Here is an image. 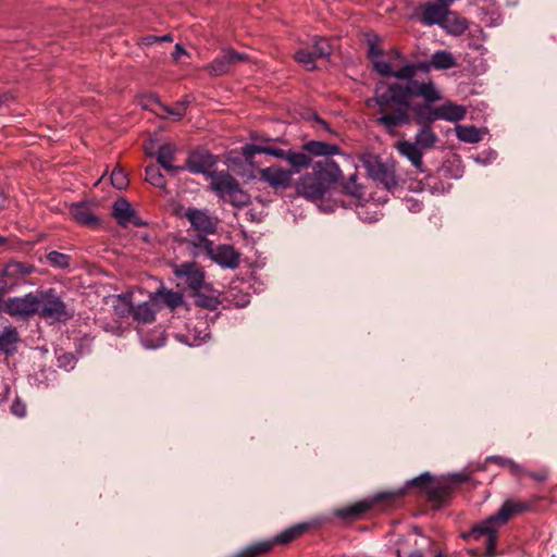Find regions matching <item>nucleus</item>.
<instances>
[{
	"instance_id": "nucleus-56",
	"label": "nucleus",
	"mask_w": 557,
	"mask_h": 557,
	"mask_svg": "<svg viewBox=\"0 0 557 557\" xmlns=\"http://www.w3.org/2000/svg\"><path fill=\"white\" fill-rule=\"evenodd\" d=\"M356 180H357V174H352V175H350V177H349L347 183H351L354 185H357L356 184Z\"/></svg>"
},
{
	"instance_id": "nucleus-22",
	"label": "nucleus",
	"mask_w": 557,
	"mask_h": 557,
	"mask_svg": "<svg viewBox=\"0 0 557 557\" xmlns=\"http://www.w3.org/2000/svg\"><path fill=\"white\" fill-rule=\"evenodd\" d=\"M396 149L403 157L408 159L419 172H424L423 153L419 146L409 140H401L396 144Z\"/></svg>"
},
{
	"instance_id": "nucleus-18",
	"label": "nucleus",
	"mask_w": 557,
	"mask_h": 557,
	"mask_svg": "<svg viewBox=\"0 0 557 557\" xmlns=\"http://www.w3.org/2000/svg\"><path fill=\"white\" fill-rule=\"evenodd\" d=\"M158 311L162 308H169L174 311L176 308L185 305L184 297L181 293L174 292L164 287L159 288L157 292L151 294Z\"/></svg>"
},
{
	"instance_id": "nucleus-30",
	"label": "nucleus",
	"mask_w": 557,
	"mask_h": 557,
	"mask_svg": "<svg viewBox=\"0 0 557 557\" xmlns=\"http://www.w3.org/2000/svg\"><path fill=\"white\" fill-rule=\"evenodd\" d=\"M437 141V136L430 125H422L414 136V144L421 149H430Z\"/></svg>"
},
{
	"instance_id": "nucleus-50",
	"label": "nucleus",
	"mask_w": 557,
	"mask_h": 557,
	"mask_svg": "<svg viewBox=\"0 0 557 557\" xmlns=\"http://www.w3.org/2000/svg\"><path fill=\"white\" fill-rule=\"evenodd\" d=\"M183 54H186V50L184 49V47L180 44H176L175 47H174V51L172 52V57L175 61H177L181 55Z\"/></svg>"
},
{
	"instance_id": "nucleus-7",
	"label": "nucleus",
	"mask_w": 557,
	"mask_h": 557,
	"mask_svg": "<svg viewBox=\"0 0 557 557\" xmlns=\"http://www.w3.org/2000/svg\"><path fill=\"white\" fill-rule=\"evenodd\" d=\"M173 273L176 278L191 290L208 289L205 272L196 262H183L174 265Z\"/></svg>"
},
{
	"instance_id": "nucleus-14",
	"label": "nucleus",
	"mask_w": 557,
	"mask_h": 557,
	"mask_svg": "<svg viewBox=\"0 0 557 557\" xmlns=\"http://www.w3.org/2000/svg\"><path fill=\"white\" fill-rule=\"evenodd\" d=\"M467 109L461 104H457L451 101H447L442 106L434 108V110H428L426 120L429 122H435L437 120H444L451 123H457L466 117Z\"/></svg>"
},
{
	"instance_id": "nucleus-36",
	"label": "nucleus",
	"mask_w": 557,
	"mask_h": 557,
	"mask_svg": "<svg viewBox=\"0 0 557 557\" xmlns=\"http://www.w3.org/2000/svg\"><path fill=\"white\" fill-rule=\"evenodd\" d=\"M140 339L143 345L149 349L159 348L165 343L164 333L160 330L153 331V338L149 334H141Z\"/></svg>"
},
{
	"instance_id": "nucleus-26",
	"label": "nucleus",
	"mask_w": 557,
	"mask_h": 557,
	"mask_svg": "<svg viewBox=\"0 0 557 557\" xmlns=\"http://www.w3.org/2000/svg\"><path fill=\"white\" fill-rule=\"evenodd\" d=\"M457 65L456 59L451 52L447 50L435 51L430 59V64L425 69L433 67L435 70H448Z\"/></svg>"
},
{
	"instance_id": "nucleus-59",
	"label": "nucleus",
	"mask_w": 557,
	"mask_h": 557,
	"mask_svg": "<svg viewBox=\"0 0 557 557\" xmlns=\"http://www.w3.org/2000/svg\"><path fill=\"white\" fill-rule=\"evenodd\" d=\"M450 557H462V553L456 552V553L451 554Z\"/></svg>"
},
{
	"instance_id": "nucleus-16",
	"label": "nucleus",
	"mask_w": 557,
	"mask_h": 557,
	"mask_svg": "<svg viewBox=\"0 0 557 557\" xmlns=\"http://www.w3.org/2000/svg\"><path fill=\"white\" fill-rule=\"evenodd\" d=\"M186 218L191 226L199 233L213 234L216 231L218 219L210 215L207 211L199 209H188Z\"/></svg>"
},
{
	"instance_id": "nucleus-1",
	"label": "nucleus",
	"mask_w": 557,
	"mask_h": 557,
	"mask_svg": "<svg viewBox=\"0 0 557 557\" xmlns=\"http://www.w3.org/2000/svg\"><path fill=\"white\" fill-rule=\"evenodd\" d=\"M379 37L368 38L369 58L373 69L381 76L394 78V81H380L375 84L374 96L366 101L367 106L375 103L379 107L380 116L376 123L391 134H396L399 127L410 123L412 100L422 98L426 103L442 100L443 95L431 79L418 81L416 75L420 69L413 63H406L394 70L391 62L383 58V51L377 46Z\"/></svg>"
},
{
	"instance_id": "nucleus-24",
	"label": "nucleus",
	"mask_w": 557,
	"mask_h": 557,
	"mask_svg": "<svg viewBox=\"0 0 557 557\" xmlns=\"http://www.w3.org/2000/svg\"><path fill=\"white\" fill-rule=\"evenodd\" d=\"M158 307L152 296L143 304L134 306L133 318L139 323H151L156 319Z\"/></svg>"
},
{
	"instance_id": "nucleus-63",
	"label": "nucleus",
	"mask_w": 557,
	"mask_h": 557,
	"mask_svg": "<svg viewBox=\"0 0 557 557\" xmlns=\"http://www.w3.org/2000/svg\"><path fill=\"white\" fill-rule=\"evenodd\" d=\"M205 331H207V327H205ZM206 336H208V333H207V332H205L203 337H206Z\"/></svg>"
},
{
	"instance_id": "nucleus-35",
	"label": "nucleus",
	"mask_w": 557,
	"mask_h": 557,
	"mask_svg": "<svg viewBox=\"0 0 557 557\" xmlns=\"http://www.w3.org/2000/svg\"><path fill=\"white\" fill-rule=\"evenodd\" d=\"M195 297V304L198 307L214 310L218 308L220 301L215 296L206 295L201 290H193Z\"/></svg>"
},
{
	"instance_id": "nucleus-9",
	"label": "nucleus",
	"mask_w": 557,
	"mask_h": 557,
	"mask_svg": "<svg viewBox=\"0 0 557 557\" xmlns=\"http://www.w3.org/2000/svg\"><path fill=\"white\" fill-rule=\"evenodd\" d=\"M363 166L367 169L369 175L387 189L397 186V178L394 170L385 164L377 156L369 154L362 159Z\"/></svg>"
},
{
	"instance_id": "nucleus-46",
	"label": "nucleus",
	"mask_w": 557,
	"mask_h": 557,
	"mask_svg": "<svg viewBox=\"0 0 557 557\" xmlns=\"http://www.w3.org/2000/svg\"><path fill=\"white\" fill-rule=\"evenodd\" d=\"M11 412L17 418H24L27 412L26 405L17 398L11 405Z\"/></svg>"
},
{
	"instance_id": "nucleus-31",
	"label": "nucleus",
	"mask_w": 557,
	"mask_h": 557,
	"mask_svg": "<svg viewBox=\"0 0 557 557\" xmlns=\"http://www.w3.org/2000/svg\"><path fill=\"white\" fill-rule=\"evenodd\" d=\"M18 341L20 337L17 331L12 326L5 327L0 335V350L5 354H12L15 351Z\"/></svg>"
},
{
	"instance_id": "nucleus-60",
	"label": "nucleus",
	"mask_w": 557,
	"mask_h": 557,
	"mask_svg": "<svg viewBox=\"0 0 557 557\" xmlns=\"http://www.w3.org/2000/svg\"><path fill=\"white\" fill-rule=\"evenodd\" d=\"M412 209L419 211L420 210V205L416 203L414 206H412Z\"/></svg>"
},
{
	"instance_id": "nucleus-29",
	"label": "nucleus",
	"mask_w": 557,
	"mask_h": 557,
	"mask_svg": "<svg viewBox=\"0 0 557 557\" xmlns=\"http://www.w3.org/2000/svg\"><path fill=\"white\" fill-rule=\"evenodd\" d=\"M273 548V542L261 541L246 546L233 557H257L268 554Z\"/></svg>"
},
{
	"instance_id": "nucleus-21",
	"label": "nucleus",
	"mask_w": 557,
	"mask_h": 557,
	"mask_svg": "<svg viewBox=\"0 0 557 557\" xmlns=\"http://www.w3.org/2000/svg\"><path fill=\"white\" fill-rule=\"evenodd\" d=\"M212 259L222 268L236 269L240 255L231 245H221L212 252Z\"/></svg>"
},
{
	"instance_id": "nucleus-6",
	"label": "nucleus",
	"mask_w": 557,
	"mask_h": 557,
	"mask_svg": "<svg viewBox=\"0 0 557 557\" xmlns=\"http://www.w3.org/2000/svg\"><path fill=\"white\" fill-rule=\"evenodd\" d=\"M38 314L51 322H66L72 319L73 312L57 294L55 289L49 288L38 295Z\"/></svg>"
},
{
	"instance_id": "nucleus-41",
	"label": "nucleus",
	"mask_w": 557,
	"mask_h": 557,
	"mask_svg": "<svg viewBox=\"0 0 557 557\" xmlns=\"http://www.w3.org/2000/svg\"><path fill=\"white\" fill-rule=\"evenodd\" d=\"M158 106L164 112L166 115H171L174 121H180L186 115V111L184 109V104H178L177 102L174 103V106L169 107L166 104L161 103L158 101Z\"/></svg>"
},
{
	"instance_id": "nucleus-45",
	"label": "nucleus",
	"mask_w": 557,
	"mask_h": 557,
	"mask_svg": "<svg viewBox=\"0 0 557 557\" xmlns=\"http://www.w3.org/2000/svg\"><path fill=\"white\" fill-rule=\"evenodd\" d=\"M428 110H434V108L429 107V106H419V107H417V109H416V121H417V123L422 124V125H430L432 123V122H429L426 120Z\"/></svg>"
},
{
	"instance_id": "nucleus-53",
	"label": "nucleus",
	"mask_w": 557,
	"mask_h": 557,
	"mask_svg": "<svg viewBox=\"0 0 557 557\" xmlns=\"http://www.w3.org/2000/svg\"><path fill=\"white\" fill-rule=\"evenodd\" d=\"M409 557H423V555H422V553H421V552H419V550H414V552H412V553L409 555ZM434 557H446V556L440 553V554L435 555Z\"/></svg>"
},
{
	"instance_id": "nucleus-32",
	"label": "nucleus",
	"mask_w": 557,
	"mask_h": 557,
	"mask_svg": "<svg viewBox=\"0 0 557 557\" xmlns=\"http://www.w3.org/2000/svg\"><path fill=\"white\" fill-rule=\"evenodd\" d=\"M113 310L120 318L133 315L134 305L131 297L126 295H117L114 297Z\"/></svg>"
},
{
	"instance_id": "nucleus-57",
	"label": "nucleus",
	"mask_w": 557,
	"mask_h": 557,
	"mask_svg": "<svg viewBox=\"0 0 557 557\" xmlns=\"http://www.w3.org/2000/svg\"><path fill=\"white\" fill-rule=\"evenodd\" d=\"M467 554H469L471 557H478V553L473 549L467 550Z\"/></svg>"
},
{
	"instance_id": "nucleus-13",
	"label": "nucleus",
	"mask_w": 557,
	"mask_h": 557,
	"mask_svg": "<svg viewBox=\"0 0 557 557\" xmlns=\"http://www.w3.org/2000/svg\"><path fill=\"white\" fill-rule=\"evenodd\" d=\"M215 163L216 158L212 153L206 150H197L188 154L183 168L193 174H202L209 177L213 173L212 169Z\"/></svg>"
},
{
	"instance_id": "nucleus-58",
	"label": "nucleus",
	"mask_w": 557,
	"mask_h": 557,
	"mask_svg": "<svg viewBox=\"0 0 557 557\" xmlns=\"http://www.w3.org/2000/svg\"><path fill=\"white\" fill-rule=\"evenodd\" d=\"M394 53L398 60L403 61V55L398 51H394Z\"/></svg>"
},
{
	"instance_id": "nucleus-20",
	"label": "nucleus",
	"mask_w": 557,
	"mask_h": 557,
	"mask_svg": "<svg viewBox=\"0 0 557 557\" xmlns=\"http://www.w3.org/2000/svg\"><path fill=\"white\" fill-rule=\"evenodd\" d=\"M176 151L177 148L175 145L165 143L159 147L157 153L158 163L172 175H176L177 173L185 171V168H183V165L173 164Z\"/></svg>"
},
{
	"instance_id": "nucleus-47",
	"label": "nucleus",
	"mask_w": 557,
	"mask_h": 557,
	"mask_svg": "<svg viewBox=\"0 0 557 557\" xmlns=\"http://www.w3.org/2000/svg\"><path fill=\"white\" fill-rule=\"evenodd\" d=\"M522 474H527L537 482H545L548 479V471L546 469H542L540 471H527L524 469Z\"/></svg>"
},
{
	"instance_id": "nucleus-42",
	"label": "nucleus",
	"mask_w": 557,
	"mask_h": 557,
	"mask_svg": "<svg viewBox=\"0 0 557 557\" xmlns=\"http://www.w3.org/2000/svg\"><path fill=\"white\" fill-rule=\"evenodd\" d=\"M317 58H326L332 53V47L327 39L317 38L313 45V51Z\"/></svg>"
},
{
	"instance_id": "nucleus-12",
	"label": "nucleus",
	"mask_w": 557,
	"mask_h": 557,
	"mask_svg": "<svg viewBox=\"0 0 557 557\" xmlns=\"http://www.w3.org/2000/svg\"><path fill=\"white\" fill-rule=\"evenodd\" d=\"M247 59L248 57L246 54L239 53L234 49H223L221 54L214 58L211 63L207 64L203 70L211 76H223L227 74L235 64L245 62Z\"/></svg>"
},
{
	"instance_id": "nucleus-17",
	"label": "nucleus",
	"mask_w": 557,
	"mask_h": 557,
	"mask_svg": "<svg viewBox=\"0 0 557 557\" xmlns=\"http://www.w3.org/2000/svg\"><path fill=\"white\" fill-rule=\"evenodd\" d=\"M35 268L28 263H23L20 261H10L7 263L4 269L1 272L3 290L8 285L16 284L21 278L33 273Z\"/></svg>"
},
{
	"instance_id": "nucleus-34",
	"label": "nucleus",
	"mask_w": 557,
	"mask_h": 557,
	"mask_svg": "<svg viewBox=\"0 0 557 557\" xmlns=\"http://www.w3.org/2000/svg\"><path fill=\"white\" fill-rule=\"evenodd\" d=\"M146 181L158 188H165L166 181L159 168L148 165L145 170Z\"/></svg>"
},
{
	"instance_id": "nucleus-43",
	"label": "nucleus",
	"mask_w": 557,
	"mask_h": 557,
	"mask_svg": "<svg viewBox=\"0 0 557 557\" xmlns=\"http://www.w3.org/2000/svg\"><path fill=\"white\" fill-rule=\"evenodd\" d=\"M111 183L117 189H124L128 185L126 173L119 166L114 168L111 173Z\"/></svg>"
},
{
	"instance_id": "nucleus-49",
	"label": "nucleus",
	"mask_w": 557,
	"mask_h": 557,
	"mask_svg": "<svg viewBox=\"0 0 557 557\" xmlns=\"http://www.w3.org/2000/svg\"><path fill=\"white\" fill-rule=\"evenodd\" d=\"M345 190L347 194L360 197L362 195V188L359 185H354L351 183H346Z\"/></svg>"
},
{
	"instance_id": "nucleus-19",
	"label": "nucleus",
	"mask_w": 557,
	"mask_h": 557,
	"mask_svg": "<svg viewBox=\"0 0 557 557\" xmlns=\"http://www.w3.org/2000/svg\"><path fill=\"white\" fill-rule=\"evenodd\" d=\"M70 214L77 223L85 226H95L99 223L92 205L86 201L72 203L70 206Z\"/></svg>"
},
{
	"instance_id": "nucleus-38",
	"label": "nucleus",
	"mask_w": 557,
	"mask_h": 557,
	"mask_svg": "<svg viewBox=\"0 0 557 557\" xmlns=\"http://www.w3.org/2000/svg\"><path fill=\"white\" fill-rule=\"evenodd\" d=\"M315 59H318L312 51L300 49L295 53V60L304 65L308 71L315 69Z\"/></svg>"
},
{
	"instance_id": "nucleus-28",
	"label": "nucleus",
	"mask_w": 557,
	"mask_h": 557,
	"mask_svg": "<svg viewBox=\"0 0 557 557\" xmlns=\"http://www.w3.org/2000/svg\"><path fill=\"white\" fill-rule=\"evenodd\" d=\"M455 133L460 141L475 144L482 140V132L472 125H457Z\"/></svg>"
},
{
	"instance_id": "nucleus-48",
	"label": "nucleus",
	"mask_w": 557,
	"mask_h": 557,
	"mask_svg": "<svg viewBox=\"0 0 557 557\" xmlns=\"http://www.w3.org/2000/svg\"><path fill=\"white\" fill-rule=\"evenodd\" d=\"M287 153H288V150L276 148V147H273V146H270V145L268 146V151H267L268 156H272V157H274L276 159H282V160L286 161Z\"/></svg>"
},
{
	"instance_id": "nucleus-52",
	"label": "nucleus",
	"mask_w": 557,
	"mask_h": 557,
	"mask_svg": "<svg viewBox=\"0 0 557 557\" xmlns=\"http://www.w3.org/2000/svg\"><path fill=\"white\" fill-rule=\"evenodd\" d=\"M147 45L159 42V36H148L145 38Z\"/></svg>"
},
{
	"instance_id": "nucleus-4",
	"label": "nucleus",
	"mask_w": 557,
	"mask_h": 557,
	"mask_svg": "<svg viewBox=\"0 0 557 557\" xmlns=\"http://www.w3.org/2000/svg\"><path fill=\"white\" fill-rule=\"evenodd\" d=\"M335 154H342L337 145L309 140L302 145L300 151L289 149L286 162L290 165L293 174H296L311 166L312 157H324L326 159Z\"/></svg>"
},
{
	"instance_id": "nucleus-27",
	"label": "nucleus",
	"mask_w": 557,
	"mask_h": 557,
	"mask_svg": "<svg viewBox=\"0 0 557 557\" xmlns=\"http://www.w3.org/2000/svg\"><path fill=\"white\" fill-rule=\"evenodd\" d=\"M309 528V524L307 523H299L296 525H293L281 533H278L274 539L269 540L270 542H273V546L275 544L285 545L294 541L295 539L299 537L301 534H304Z\"/></svg>"
},
{
	"instance_id": "nucleus-11",
	"label": "nucleus",
	"mask_w": 557,
	"mask_h": 557,
	"mask_svg": "<svg viewBox=\"0 0 557 557\" xmlns=\"http://www.w3.org/2000/svg\"><path fill=\"white\" fill-rule=\"evenodd\" d=\"M38 295L28 293L22 297L9 298L3 306V310L15 318H28L38 312Z\"/></svg>"
},
{
	"instance_id": "nucleus-10",
	"label": "nucleus",
	"mask_w": 557,
	"mask_h": 557,
	"mask_svg": "<svg viewBox=\"0 0 557 557\" xmlns=\"http://www.w3.org/2000/svg\"><path fill=\"white\" fill-rule=\"evenodd\" d=\"M451 3L443 0L420 3L414 11L419 22L425 26L441 25Z\"/></svg>"
},
{
	"instance_id": "nucleus-51",
	"label": "nucleus",
	"mask_w": 557,
	"mask_h": 557,
	"mask_svg": "<svg viewBox=\"0 0 557 557\" xmlns=\"http://www.w3.org/2000/svg\"><path fill=\"white\" fill-rule=\"evenodd\" d=\"M131 224H133L135 226H145L146 225V223L140 218H138L135 212H134V216L132 218Z\"/></svg>"
},
{
	"instance_id": "nucleus-5",
	"label": "nucleus",
	"mask_w": 557,
	"mask_h": 557,
	"mask_svg": "<svg viewBox=\"0 0 557 557\" xmlns=\"http://www.w3.org/2000/svg\"><path fill=\"white\" fill-rule=\"evenodd\" d=\"M209 178L212 190L233 206L244 207L249 203L250 196L239 187L238 182L230 173L213 172Z\"/></svg>"
},
{
	"instance_id": "nucleus-40",
	"label": "nucleus",
	"mask_w": 557,
	"mask_h": 557,
	"mask_svg": "<svg viewBox=\"0 0 557 557\" xmlns=\"http://www.w3.org/2000/svg\"><path fill=\"white\" fill-rule=\"evenodd\" d=\"M268 146V144H248L242 148V152L246 160H251L256 154H267Z\"/></svg>"
},
{
	"instance_id": "nucleus-8",
	"label": "nucleus",
	"mask_w": 557,
	"mask_h": 557,
	"mask_svg": "<svg viewBox=\"0 0 557 557\" xmlns=\"http://www.w3.org/2000/svg\"><path fill=\"white\" fill-rule=\"evenodd\" d=\"M404 492L401 490L397 492H388V493H381L375 495L371 499H364L361 502H358L351 506L339 508L334 510V516L338 517L343 520H355L359 518L362 513L370 510L374 504L383 500V499H394L397 497L403 496Z\"/></svg>"
},
{
	"instance_id": "nucleus-62",
	"label": "nucleus",
	"mask_w": 557,
	"mask_h": 557,
	"mask_svg": "<svg viewBox=\"0 0 557 557\" xmlns=\"http://www.w3.org/2000/svg\"><path fill=\"white\" fill-rule=\"evenodd\" d=\"M456 476L458 478V481H462L463 480V478L460 474H457Z\"/></svg>"
},
{
	"instance_id": "nucleus-39",
	"label": "nucleus",
	"mask_w": 557,
	"mask_h": 557,
	"mask_svg": "<svg viewBox=\"0 0 557 557\" xmlns=\"http://www.w3.org/2000/svg\"><path fill=\"white\" fill-rule=\"evenodd\" d=\"M47 260L49 263L59 269H66L70 265V256L59 252V251H50L47 255Z\"/></svg>"
},
{
	"instance_id": "nucleus-44",
	"label": "nucleus",
	"mask_w": 557,
	"mask_h": 557,
	"mask_svg": "<svg viewBox=\"0 0 557 557\" xmlns=\"http://www.w3.org/2000/svg\"><path fill=\"white\" fill-rule=\"evenodd\" d=\"M432 482L433 478L429 473H423L418 478L410 480L407 484L411 486H418L425 492Z\"/></svg>"
},
{
	"instance_id": "nucleus-33",
	"label": "nucleus",
	"mask_w": 557,
	"mask_h": 557,
	"mask_svg": "<svg viewBox=\"0 0 557 557\" xmlns=\"http://www.w3.org/2000/svg\"><path fill=\"white\" fill-rule=\"evenodd\" d=\"M486 462H493L498 465L499 467L506 468L512 475L519 476L524 472V468L512 459L503 457V456H490L486 458Z\"/></svg>"
},
{
	"instance_id": "nucleus-3",
	"label": "nucleus",
	"mask_w": 557,
	"mask_h": 557,
	"mask_svg": "<svg viewBox=\"0 0 557 557\" xmlns=\"http://www.w3.org/2000/svg\"><path fill=\"white\" fill-rule=\"evenodd\" d=\"M342 178L339 165L329 158L318 161L312 172L302 175L296 182L297 193L309 200L321 199L330 187Z\"/></svg>"
},
{
	"instance_id": "nucleus-25",
	"label": "nucleus",
	"mask_w": 557,
	"mask_h": 557,
	"mask_svg": "<svg viewBox=\"0 0 557 557\" xmlns=\"http://www.w3.org/2000/svg\"><path fill=\"white\" fill-rule=\"evenodd\" d=\"M112 214L116 219L119 225L126 227L131 224L132 218L134 216V210L125 198H119L113 205Z\"/></svg>"
},
{
	"instance_id": "nucleus-54",
	"label": "nucleus",
	"mask_w": 557,
	"mask_h": 557,
	"mask_svg": "<svg viewBox=\"0 0 557 557\" xmlns=\"http://www.w3.org/2000/svg\"><path fill=\"white\" fill-rule=\"evenodd\" d=\"M178 104H184V109L185 111L187 110V107L189 106L190 103V99L188 97H185L183 100L181 101H177Z\"/></svg>"
},
{
	"instance_id": "nucleus-64",
	"label": "nucleus",
	"mask_w": 557,
	"mask_h": 557,
	"mask_svg": "<svg viewBox=\"0 0 557 557\" xmlns=\"http://www.w3.org/2000/svg\"><path fill=\"white\" fill-rule=\"evenodd\" d=\"M397 556H398V557H401V556H400V552H399V550L397 552Z\"/></svg>"
},
{
	"instance_id": "nucleus-61",
	"label": "nucleus",
	"mask_w": 557,
	"mask_h": 557,
	"mask_svg": "<svg viewBox=\"0 0 557 557\" xmlns=\"http://www.w3.org/2000/svg\"><path fill=\"white\" fill-rule=\"evenodd\" d=\"M3 295H4L3 287H0V300L2 299Z\"/></svg>"
},
{
	"instance_id": "nucleus-37",
	"label": "nucleus",
	"mask_w": 557,
	"mask_h": 557,
	"mask_svg": "<svg viewBox=\"0 0 557 557\" xmlns=\"http://www.w3.org/2000/svg\"><path fill=\"white\" fill-rule=\"evenodd\" d=\"M448 487L441 483H435L434 481L430 484L425 494L428 495L430 500L441 502L444 500L448 495Z\"/></svg>"
},
{
	"instance_id": "nucleus-23",
	"label": "nucleus",
	"mask_w": 557,
	"mask_h": 557,
	"mask_svg": "<svg viewBox=\"0 0 557 557\" xmlns=\"http://www.w3.org/2000/svg\"><path fill=\"white\" fill-rule=\"evenodd\" d=\"M468 26V21L465 17L460 16L454 11H450L449 9L447 10L445 17L440 25L441 28L453 36L462 35L467 30Z\"/></svg>"
},
{
	"instance_id": "nucleus-15",
	"label": "nucleus",
	"mask_w": 557,
	"mask_h": 557,
	"mask_svg": "<svg viewBox=\"0 0 557 557\" xmlns=\"http://www.w3.org/2000/svg\"><path fill=\"white\" fill-rule=\"evenodd\" d=\"M293 172L278 165L268 166L259 171V180L273 189H286L292 184Z\"/></svg>"
},
{
	"instance_id": "nucleus-2",
	"label": "nucleus",
	"mask_w": 557,
	"mask_h": 557,
	"mask_svg": "<svg viewBox=\"0 0 557 557\" xmlns=\"http://www.w3.org/2000/svg\"><path fill=\"white\" fill-rule=\"evenodd\" d=\"M540 497L534 496L529 500L506 499L500 508L479 525L472 528L469 532L462 534V539H473L483 541L485 544V556L494 557L497 541L498 528L506 524L510 518L517 515L532 511Z\"/></svg>"
},
{
	"instance_id": "nucleus-55",
	"label": "nucleus",
	"mask_w": 557,
	"mask_h": 557,
	"mask_svg": "<svg viewBox=\"0 0 557 557\" xmlns=\"http://www.w3.org/2000/svg\"><path fill=\"white\" fill-rule=\"evenodd\" d=\"M172 36L171 35H164V36H159V42L161 41H172Z\"/></svg>"
}]
</instances>
